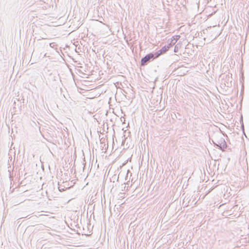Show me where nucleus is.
Masks as SVG:
<instances>
[{
    "label": "nucleus",
    "mask_w": 249,
    "mask_h": 249,
    "mask_svg": "<svg viewBox=\"0 0 249 249\" xmlns=\"http://www.w3.org/2000/svg\"><path fill=\"white\" fill-rule=\"evenodd\" d=\"M158 57V54H156L155 53H149L142 57L141 60V66H144L147 64Z\"/></svg>",
    "instance_id": "obj_1"
},
{
    "label": "nucleus",
    "mask_w": 249,
    "mask_h": 249,
    "mask_svg": "<svg viewBox=\"0 0 249 249\" xmlns=\"http://www.w3.org/2000/svg\"><path fill=\"white\" fill-rule=\"evenodd\" d=\"M214 143L215 145H217L220 149L223 151L227 147V145L225 140L222 138L217 141L216 142H214Z\"/></svg>",
    "instance_id": "obj_2"
},
{
    "label": "nucleus",
    "mask_w": 249,
    "mask_h": 249,
    "mask_svg": "<svg viewBox=\"0 0 249 249\" xmlns=\"http://www.w3.org/2000/svg\"><path fill=\"white\" fill-rule=\"evenodd\" d=\"M180 36L179 35H176L175 36H173L172 38L168 39V45L172 47L173 45H174L177 42V41L180 38Z\"/></svg>",
    "instance_id": "obj_3"
},
{
    "label": "nucleus",
    "mask_w": 249,
    "mask_h": 249,
    "mask_svg": "<svg viewBox=\"0 0 249 249\" xmlns=\"http://www.w3.org/2000/svg\"><path fill=\"white\" fill-rule=\"evenodd\" d=\"M170 47H171L169 45L168 46H164L163 47H162V48L161 49H160L158 52H157L155 53H156V54H158V57H159L161 54L165 53L167 51H168Z\"/></svg>",
    "instance_id": "obj_4"
},
{
    "label": "nucleus",
    "mask_w": 249,
    "mask_h": 249,
    "mask_svg": "<svg viewBox=\"0 0 249 249\" xmlns=\"http://www.w3.org/2000/svg\"><path fill=\"white\" fill-rule=\"evenodd\" d=\"M58 189H59V191L61 192L65 190L64 187H63V186H59L58 187Z\"/></svg>",
    "instance_id": "obj_5"
},
{
    "label": "nucleus",
    "mask_w": 249,
    "mask_h": 249,
    "mask_svg": "<svg viewBox=\"0 0 249 249\" xmlns=\"http://www.w3.org/2000/svg\"><path fill=\"white\" fill-rule=\"evenodd\" d=\"M50 46L51 47L53 48L54 46V44L53 43H50Z\"/></svg>",
    "instance_id": "obj_6"
},
{
    "label": "nucleus",
    "mask_w": 249,
    "mask_h": 249,
    "mask_svg": "<svg viewBox=\"0 0 249 249\" xmlns=\"http://www.w3.org/2000/svg\"><path fill=\"white\" fill-rule=\"evenodd\" d=\"M174 52H175V53H176V52H178V48H177V46H175V49H174Z\"/></svg>",
    "instance_id": "obj_7"
},
{
    "label": "nucleus",
    "mask_w": 249,
    "mask_h": 249,
    "mask_svg": "<svg viewBox=\"0 0 249 249\" xmlns=\"http://www.w3.org/2000/svg\"><path fill=\"white\" fill-rule=\"evenodd\" d=\"M16 107H13V110H14L13 112L14 113V114H15L16 113V112H17V111L16 110Z\"/></svg>",
    "instance_id": "obj_8"
},
{
    "label": "nucleus",
    "mask_w": 249,
    "mask_h": 249,
    "mask_svg": "<svg viewBox=\"0 0 249 249\" xmlns=\"http://www.w3.org/2000/svg\"><path fill=\"white\" fill-rule=\"evenodd\" d=\"M30 218H33V219H35V218H36V216H31Z\"/></svg>",
    "instance_id": "obj_9"
},
{
    "label": "nucleus",
    "mask_w": 249,
    "mask_h": 249,
    "mask_svg": "<svg viewBox=\"0 0 249 249\" xmlns=\"http://www.w3.org/2000/svg\"><path fill=\"white\" fill-rule=\"evenodd\" d=\"M15 104H16V101H15L14 102V105H15Z\"/></svg>",
    "instance_id": "obj_10"
},
{
    "label": "nucleus",
    "mask_w": 249,
    "mask_h": 249,
    "mask_svg": "<svg viewBox=\"0 0 249 249\" xmlns=\"http://www.w3.org/2000/svg\"><path fill=\"white\" fill-rule=\"evenodd\" d=\"M167 2H170L169 0H167Z\"/></svg>",
    "instance_id": "obj_11"
}]
</instances>
